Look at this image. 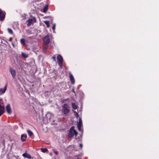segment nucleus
Here are the masks:
<instances>
[{"label": "nucleus", "mask_w": 159, "mask_h": 159, "mask_svg": "<svg viewBox=\"0 0 159 159\" xmlns=\"http://www.w3.org/2000/svg\"><path fill=\"white\" fill-rule=\"evenodd\" d=\"M50 41V37L49 35H47L43 39V43L46 45H48Z\"/></svg>", "instance_id": "nucleus-6"}, {"label": "nucleus", "mask_w": 159, "mask_h": 159, "mask_svg": "<svg viewBox=\"0 0 159 159\" xmlns=\"http://www.w3.org/2000/svg\"><path fill=\"white\" fill-rule=\"evenodd\" d=\"M22 156L28 159H30L31 158V156L29 154L27 153L26 152L23 153Z\"/></svg>", "instance_id": "nucleus-13"}, {"label": "nucleus", "mask_w": 159, "mask_h": 159, "mask_svg": "<svg viewBox=\"0 0 159 159\" xmlns=\"http://www.w3.org/2000/svg\"><path fill=\"white\" fill-rule=\"evenodd\" d=\"M27 137V136L25 134H22L21 136V140L23 142L25 141L26 140Z\"/></svg>", "instance_id": "nucleus-14"}, {"label": "nucleus", "mask_w": 159, "mask_h": 159, "mask_svg": "<svg viewBox=\"0 0 159 159\" xmlns=\"http://www.w3.org/2000/svg\"><path fill=\"white\" fill-rule=\"evenodd\" d=\"M74 111V113H75V114L76 116L78 117V115L76 111Z\"/></svg>", "instance_id": "nucleus-25"}, {"label": "nucleus", "mask_w": 159, "mask_h": 159, "mask_svg": "<svg viewBox=\"0 0 159 159\" xmlns=\"http://www.w3.org/2000/svg\"><path fill=\"white\" fill-rule=\"evenodd\" d=\"M78 134V133L75 129V127L74 126H72L70 129L69 136V137H72L74 135L77 136Z\"/></svg>", "instance_id": "nucleus-3"}, {"label": "nucleus", "mask_w": 159, "mask_h": 159, "mask_svg": "<svg viewBox=\"0 0 159 159\" xmlns=\"http://www.w3.org/2000/svg\"><path fill=\"white\" fill-rule=\"evenodd\" d=\"M46 116L47 118L49 119V120H50L51 118H52L53 117L54 115L52 114L51 113L48 112L47 113Z\"/></svg>", "instance_id": "nucleus-12"}, {"label": "nucleus", "mask_w": 159, "mask_h": 159, "mask_svg": "<svg viewBox=\"0 0 159 159\" xmlns=\"http://www.w3.org/2000/svg\"><path fill=\"white\" fill-rule=\"evenodd\" d=\"M7 31L8 32V33L11 34H12L13 33V31L10 28H8L7 29Z\"/></svg>", "instance_id": "nucleus-23"}, {"label": "nucleus", "mask_w": 159, "mask_h": 159, "mask_svg": "<svg viewBox=\"0 0 159 159\" xmlns=\"http://www.w3.org/2000/svg\"><path fill=\"white\" fill-rule=\"evenodd\" d=\"M57 59L59 65L60 67H62L63 66V60L62 57L61 55L59 54L57 57Z\"/></svg>", "instance_id": "nucleus-4"}, {"label": "nucleus", "mask_w": 159, "mask_h": 159, "mask_svg": "<svg viewBox=\"0 0 159 159\" xmlns=\"http://www.w3.org/2000/svg\"><path fill=\"white\" fill-rule=\"evenodd\" d=\"M70 78L71 82L72 84H73L75 83V80L73 76L71 74H70Z\"/></svg>", "instance_id": "nucleus-15"}, {"label": "nucleus", "mask_w": 159, "mask_h": 159, "mask_svg": "<svg viewBox=\"0 0 159 159\" xmlns=\"http://www.w3.org/2000/svg\"><path fill=\"white\" fill-rule=\"evenodd\" d=\"M37 20L36 18L33 16H31L30 18H29L27 21V25L30 26L31 25L34 24V23L36 22Z\"/></svg>", "instance_id": "nucleus-2"}, {"label": "nucleus", "mask_w": 159, "mask_h": 159, "mask_svg": "<svg viewBox=\"0 0 159 159\" xmlns=\"http://www.w3.org/2000/svg\"><path fill=\"white\" fill-rule=\"evenodd\" d=\"M69 106L66 103L64 104L62 107V111L65 115L67 114L69 112Z\"/></svg>", "instance_id": "nucleus-1"}, {"label": "nucleus", "mask_w": 159, "mask_h": 159, "mask_svg": "<svg viewBox=\"0 0 159 159\" xmlns=\"http://www.w3.org/2000/svg\"><path fill=\"white\" fill-rule=\"evenodd\" d=\"M13 39L12 38H9V41H11Z\"/></svg>", "instance_id": "nucleus-27"}, {"label": "nucleus", "mask_w": 159, "mask_h": 159, "mask_svg": "<svg viewBox=\"0 0 159 159\" xmlns=\"http://www.w3.org/2000/svg\"><path fill=\"white\" fill-rule=\"evenodd\" d=\"M52 59L54 61H56V58L55 56H54L52 57Z\"/></svg>", "instance_id": "nucleus-26"}, {"label": "nucleus", "mask_w": 159, "mask_h": 159, "mask_svg": "<svg viewBox=\"0 0 159 159\" xmlns=\"http://www.w3.org/2000/svg\"><path fill=\"white\" fill-rule=\"evenodd\" d=\"M20 43L24 45H25V40L24 39H22L20 40Z\"/></svg>", "instance_id": "nucleus-22"}, {"label": "nucleus", "mask_w": 159, "mask_h": 159, "mask_svg": "<svg viewBox=\"0 0 159 159\" xmlns=\"http://www.w3.org/2000/svg\"><path fill=\"white\" fill-rule=\"evenodd\" d=\"M27 132L30 137H31L34 134L30 130L28 129L27 130Z\"/></svg>", "instance_id": "nucleus-16"}, {"label": "nucleus", "mask_w": 159, "mask_h": 159, "mask_svg": "<svg viewBox=\"0 0 159 159\" xmlns=\"http://www.w3.org/2000/svg\"><path fill=\"white\" fill-rule=\"evenodd\" d=\"M7 85H6L4 88L0 89V95H1L4 93L7 89Z\"/></svg>", "instance_id": "nucleus-11"}, {"label": "nucleus", "mask_w": 159, "mask_h": 159, "mask_svg": "<svg viewBox=\"0 0 159 159\" xmlns=\"http://www.w3.org/2000/svg\"><path fill=\"white\" fill-rule=\"evenodd\" d=\"M72 108L74 109H76L77 108V106L75 103H72Z\"/></svg>", "instance_id": "nucleus-20"}, {"label": "nucleus", "mask_w": 159, "mask_h": 159, "mask_svg": "<svg viewBox=\"0 0 159 159\" xmlns=\"http://www.w3.org/2000/svg\"><path fill=\"white\" fill-rule=\"evenodd\" d=\"M80 147L81 148H82V147H83L82 144V143L80 144Z\"/></svg>", "instance_id": "nucleus-29"}, {"label": "nucleus", "mask_w": 159, "mask_h": 159, "mask_svg": "<svg viewBox=\"0 0 159 159\" xmlns=\"http://www.w3.org/2000/svg\"><path fill=\"white\" fill-rule=\"evenodd\" d=\"M82 123V120L80 118L79 120V122L77 123V127L79 130L81 131H82L81 129Z\"/></svg>", "instance_id": "nucleus-9"}, {"label": "nucleus", "mask_w": 159, "mask_h": 159, "mask_svg": "<svg viewBox=\"0 0 159 159\" xmlns=\"http://www.w3.org/2000/svg\"><path fill=\"white\" fill-rule=\"evenodd\" d=\"M44 22L46 24V25H47V28H49L50 27V25H49V21L48 20H45L44 21Z\"/></svg>", "instance_id": "nucleus-19"}, {"label": "nucleus", "mask_w": 159, "mask_h": 159, "mask_svg": "<svg viewBox=\"0 0 159 159\" xmlns=\"http://www.w3.org/2000/svg\"><path fill=\"white\" fill-rule=\"evenodd\" d=\"M6 43H7V41H6Z\"/></svg>", "instance_id": "nucleus-31"}, {"label": "nucleus", "mask_w": 159, "mask_h": 159, "mask_svg": "<svg viewBox=\"0 0 159 159\" xmlns=\"http://www.w3.org/2000/svg\"><path fill=\"white\" fill-rule=\"evenodd\" d=\"M54 153L56 154V155H57L58 154V151H55L54 152Z\"/></svg>", "instance_id": "nucleus-28"}, {"label": "nucleus", "mask_w": 159, "mask_h": 159, "mask_svg": "<svg viewBox=\"0 0 159 159\" xmlns=\"http://www.w3.org/2000/svg\"><path fill=\"white\" fill-rule=\"evenodd\" d=\"M41 152H47L48 151V150L46 148H41Z\"/></svg>", "instance_id": "nucleus-21"}, {"label": "nucleus", "mask_w": 159, "mask_h": 159, "mask_svg": "<svg viewBox=\"0 0 159 159\" xmlns=\"http://www.w3.org/2000/svg\"><path fill=\"white\" fill-rule=\"evenodd\" d=\"M6 111L9 114H11L12 112L11 108L9 104H8L6 107Z\"/></svg>", "instance_id": "nucleus-10"}, {"label": "nucleus", "mask_w": 159, "mask_h": 159, "mask_svg": "<svg viewBox=\"0 0 159 159\" xmlns=\"http://www.w3.org/2000/svg\"><path fill=\"white\" fill-rule=\"evenodd\" d=\"M21 54L23 57L25 58H27L28 57V54L23 52H21Z\"/></svg>", "instance_id": "nucleus-18"}, {"label": "nucleus", "mask_w": 159, "mask_h": 159, "mask_svg": "<svg viewBox=\"0 0 159 159\" xmlns=\"http://www.w3.org/2000/svg\"><path fill=\"white\" fill-rule=\"evenodd\" d=\"M9 71L11 75L12 76L13 78H15L16 77V72L15 70L12 67H10L9 68Z\"/></svg>", "instance_id": "nucleus-7"}, {"label": "nucleus", "mask_w": 159, "mask_h": 159, "mask_svg": "<svg viewBox=\"0 0 159 159\" xmlns=\"http://www.w3.org/2000/svg\"><path fill=\"white\" fill-rule=\"evenodd\" d=\"M12 44L13 47H14L15 46V44L13 43H12Z\"/></svg>", "instance_id": "nucleus-30"}, {"label": "nucleus", "mask_w": 159, "mask_h": 159, "mask_svg": "<svg viewBox=\"0 0 159 159\" xmlns=\"http://www.w3.org/2000/svg\"><path fill=\"white\" fill-rule=\"evenodd\" d=\"M6 15V13L4 11H2L0 9V20L2 21L4 19Z\"/></svg>", "instance_id": "nucleus-8"}, {"label": "nucleus", "mask_w": 159, "mask_h": 159, "mask_svg": "<svg viewBox=\"0 0 159 159\" xmlns=\"http://www.w3.org/2000/svg\"><path fill=\"white\" fill-rule=\"evenodd\" d=\"M48 6L46 5L44 7L43 9V12L46 13L48 10Z\"/></svg>", "instance_id": "nucleus-17"}, {"label": "nucleus", "mask_w": 159, "mask_h": 159, "mask_svg": "<svg viewBox=\"0 0 159 159\" xmlns=\"http://www.w3.org/2000/svg\"><path fill=\"white\" fill-rule=\"evenodd\" d=\"M3 103L2 99H0V116L4 113V107L2 105Z\"/></svg>", "instance_id": "nucleus-5"}, {"label": "nucleus", "mask_w": 159, "mask_h": 159, "mask_svg": "<svg viewBox=\"0 0 159 159\" xmlns=\"http://www.w3.org/2000/svg\"><path fill=\"white\" fill-rule=\"evenodd\" d=\"M55 27H56V24H54L53 25L52 28V29L53 30V32H55Z\"/></svg>", "instance_id": "nucleus-24"}]
</instances>
